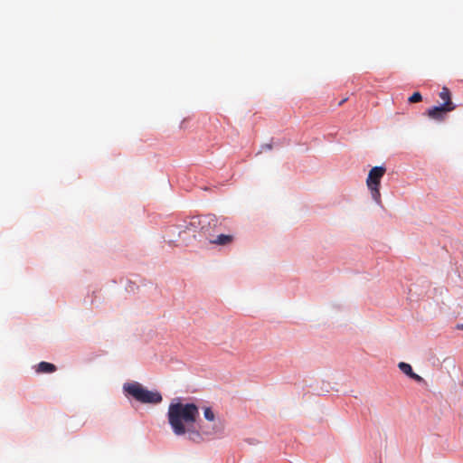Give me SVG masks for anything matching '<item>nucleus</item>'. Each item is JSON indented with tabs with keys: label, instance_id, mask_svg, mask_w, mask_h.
I'll return each instance as SVG.
<instances>
[{
	"label": "nucleus",
	"instance_id": "f257e3e1",
	"mask_svg": "<svg viewBox=\"0 0 463 463\" xmlns=\"http://www.w3.org/2000/svg\"><path fill=\"white\" fill-rule=\"evenodd\" d=\"M198 417L199 408L194 403L175 402L168 407V423L176 436L187 434L190 439L196 440L202 434H210L202 425L195 427Z\"/></svg>",
	"mask_w": 463,
	"mask_h": 463
},
{
	"label": "nucleus",
	"instance_id": "f03ea898",
	"mask_svg": "<svg viewBox=\"0 0 463 463\" xmlns=\"http://www.w3.org/2000/svg\"><path fill=\"white\" fill-rule=\"evenodd\" d=\"M123 390L128 395L140 403L158 404L163 400L159 392L149 391L137 382L125 383Z\"/></svg>",
	"mask_w": 463,
	"mask_h": 463
},
{
	"label": "nucleus",
	"instance_id": "7ed1b4c3",
	"mask_svg": "<svg viewBox=\"0 0 463 463\" xmlns=\"http://www.w3.org/2000/svg\"><path fill=\"white\" fill-rule=\"evenodd\" d=\"M386 173V168L383 165L373 167L368 174L366 179V185L371 193L372 198L375 201L376 203L381 204V193H380V185L381 179Z\"/></svg>",
	"mask_w": 463,
	"mask_h": 463
},
{
	"label": "nucleus",
	"instance_id": "20e7f679",
	"mask_svg": "<svg viewBox=\"0 0 463 463\" xmlns=\"http://www.w3.org/2000/svg\"><path fill=\"white\" fill-rule=\"evenodd\" d=\"M200 219V234L204 236L209 241L219 231L220 222L215 215L208 214L199 217Z\"/></svg>",
	"mask_w": 463,
	"mask_h": 463
},
{
	"label": "nucleus",
	"instance_id": "39448f33",
	"mask_svg": "<svg viewBox=\"0 0 463 463\" xmlns=\"http://www.w3.org/2000/svg\"><path fill=\"white\" fill-rule=\"evenodd\" d=\"M197 233H200L199 217H192L180 225L179 237L184 242H187L191 238L196 239Z\"/></svg>",
	"mask_w": 463,
	"mask_h": 463
},
{
	"label": "nucleus",
	"instance_id": "423d86ee",
	"mask_svg": "<svg viewBox=\"0 0 463 463\" xmlns=\"http://www.w3.org/2000/svg\"><path fill=\"white\" fill-rule=\"evenodd\" d=\"M452 111V108L449 103H443L440 106H435L428 109L427 115L435 120L441 121L445 118L448 112Z\"/></svg>",
	"mask_w": 463,
	"mask_h": 463
},
{
	"label": "nucleus",
	"instance_id": "0eeeda50",
	"mask_svg": "<svg viewBox=\"0 0 463 463\" xmlns=\"http://www.w3.org/2000/svg\"><path fill=\"white\" fill-rule=\"evenodd\" d=\"M398 367L399 369L403 373H405L407 376H409L410 378L413 379L414 381H416L417 383H422L424 380L421 376H420L419 374L415 373L411 366V364L405 363V362H400L398 364Z\"/></svg>",
	"mask_w": 463,
	"mask_h": 463
},
{
	"label": "nucleus",
	"instance_id": "6e6552de",
	"mask_svg": "<svg viewBox=\"0 0 463 463\" xmlns=\"http://www.w3.org/2000/svg\"><path fill=\"white\" fill-rule=\"evenodd\" d=\"M233 241V237L232 235L220 234L215 238L210 239V243L218 244V245H227L232 243Z\"/></svg>",
	"mask_w": 463,
	"mask_h": 463
},
{
	"label": "nucleus",
	"instance_id": "1a4fd4ad",
	"mask_svg": "<svg viewBox=\"0 0 463 463\" xmlns=\"http://www.w3.org/2000/svg\"><path fill=\"white\" fill-rule=\"evenodd\" d=\"M37 373H50L56 371V366L53 364L47 362H41L37 366Z\"/></svg>",
	"mask_w": 463,
	"mask_h": 463
},
{
	"label": "nucleus",
	"instance_id": "9d476101",
	"mask_svg": "<svg viewBox=\"0 0 463 463\" xmlns=\"http://www.w3.org/2000/svg\"><path fill=\"white\" fill-rule=\"evenodd\" d=\"M439 98L444 100V103H449L452 110H454L455 106L451 101L450 91L447 87H443L441 91L439 92Z\"/></svg>",
	"mask_w": 463,
	"mask_h": 463
},
{
	"label": "nucleus",
	"instance_id": "9b49d317",
	"mask_svg": "<svg viewBox=\"0 0 463 463\" xmlns=\"http://www.w3.org/2000/svg\"><path fill=\"white\" fill-rule=\"evenodd\" d=\"M203 416L209 421H213L215 420V414L210 407H205L203 409Z\"/></svg>",
	"mask_w": 463,
	"mask_h": 463
},
{
	"label": "nucleus",
	"instance_id": "f8f14e48",
	"mask_svg": "<svg viewBox=\"0 0 463 463\" xmlns=\"http://www.w3.org/2000/svg\"><path fill=\"white\" fill-rule=\"evenodd\" d=\"M422 99V96L420 92H414L410 98H409V102L411 103H416V102H420L421 101Z\"/></svg>",
	"mask_w": 463,
	"mask_h": 463
},
{
	"label": "nucleus",
	"instance_id": "ddd939ff",
	"mask_svg": "<svg viewBox=\"0 0 463 463\" xmlns=\"http://www.w3.org/2000/svg\"><path fill=\"white\" fill-rule=\"evenodd\" d=\"M262 148L267 149V150H271L272 149V145L271 144H265V145L262 146Z\"/></svg>",
	"mask_w": 463,
	"mask_h": 463
},
{
	"label": "nucleus",
	"instance_id": "4468645a",
	"mask_svg": "<svg viewBox=\"0 0 463 463\" xmlns=\"http://www.w3.org/2000/svg\"><path fill=\"white\" fill-rule=\"evenodd\" d=\"M346 100V99H343L342 101L339 102V105H342L343 103H345Z\"/></svg>",
	"mask_w": 463,
	"mask_h": 463
},
{
	"label": "nucleus",
	"instance_id": "2eb2a0df",
	"mask_svg": "<svg viewBox=\"0 0 463 463\" xmlns=\"http://www.w3.org/2000/svg\"><path fill=\"white\" fill-rule=\"evenodd\" d=\"M458 328H461V329H463V325L459 326H458Z\"/></svg>",
	"mask_w": 463,
	"mask_h": 463
}]
</instances>
